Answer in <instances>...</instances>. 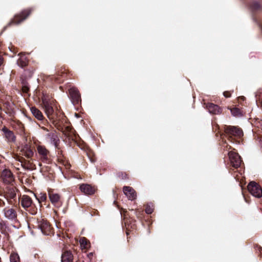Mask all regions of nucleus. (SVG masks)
<instances>
[{
	"label": "nucleus",
	"instance_id": "nucleus-1",
	"mask_svg": "<svg viewBox=\"0 0 262 262\" xmlns=\"http://www.w3.org/2000/svg\"><path fill=\"white\" fill-rule=\"evenodd\" d=\"M42 104L47 116L54 126L59 130L61 131L69 140L76 143L77 145L85 152L90 161L94 163L96 158L94 152L84 144L77 143V135L72 127L62 125L65 116L59 106H58L56 100L44 97L42 99Z\"/></svg>",
	"mask_w": 262,
	"mask_h": 262
},
{
	"label": "nucleus",
	"instance_id": "nucleus-2",
	"mask_svg": "<svg viewBox=\"0 0 262 262\" xmlns=\"http://www.w3.org/2000/svg\"><path fill=\"white\" fill-rule=\"evenodd\" d=\"M244 135L243 130L235 126H227L224 127V134H221V138L224 141L225 138L232 143H239Z\"/></svg>",
	"mask_w": 262,
	"mask_h": 262
},
{
	"label": "nucleus",
	"instance_id": "nucleus-3",
	"mask_svg": "<svg viewBox=\"0 0 262 262\" xmlns=\"http://www.w3.org/2000/svg\"><path fill=\"white\" fill-rule=\"evenodd\" d=\"M39 126L41 129L47 132L45 134L46 140L54 145L55 148L57 149L58 155L62 154V150L60 149L59 146L60 140L57 132L51 126H50L49 128L44 126H41L40 124H39Z\"/></svg>",
	"mask_w": 262,
	"mask_h": 262
},
{
	"label": "nucleus",
	"instance_id": "nucleus-4",
	"mask_svg": "<svg viewBox=\"0 0 262 262\" xmlns=\"http://www.w3.org/2000/svg\"><path fill=\"white\" fill-rule=\"evenodd\" d=\"M34 11L33 8H28L23 10L20 13L15 14L14 17L11 19L7 27L12 25H17L26 20Z\"/></svg>",
	"mask_w": 262,
	"mask_h": 262
},
{
	"label": "nucleus",
	"instance_id": "nucleus-5",
	"mask_svg": "<svg viewBox=\"0 0 262 262\" xmlns=\"http://www.w3.org/2000/svg\"><path fill=\"white\" fill-rule=\"evenodd\" d=\"M15 185L6 186L3 190V195L10 205L14 204L16 200V192L18 190Z\"/></svg>",
	"mask_w": 262,
	"mask_h": 262
},
{
	"label": "nucleus",
	"instance_id": "nucleus-6",
	"mask_svg": "<svg viewBox=\"0 0 262 262\" xmlns=\"http://www.w3.org/2000/svg\"><path fill=\"white\" fill-rule=\"evenodd\" d=\"M21 206L31 214H35L37 208L33 203L32 199L27 195H23L19 200Z\"/></svg>",
	"mask_w": 262,
	"mask_h": 262
},
{
	"label": "nucleus",
	"instance_id": "nucleus-7",
	"mask_svg": "<svg viewBox=\"0 0 262 262\" xmlns=\"http://www.w3.org/2000/svg\"><path fill=\"white\" fill-rule=\"evenodd\" d=\"M37 151L40 161L46 164H51L52 162V157L49 150L43 145H38Z\"/></svg>",
	"mask_w": 262,
	"mask_h": 262
},
{
	"label": "nucleus",
	"instance_id": "nucleus-8",
	"mask_svg": "<svg viewBox=\"0 0 262 262\" xmlns=\"http://www.w3.org/2000/svg\"><path fill=\"white\" fill-rule=\"evenodd\" d=\"M0 178L3 183L6 185H15V177L10 169H4L1 172Z\"/></svg>",
	"mask_w": 262,
	"mask_h": 262
},
{
	"label": "nucleus",
	"instance_id": "nucleus-9",
	"mask_svg": "<svg viewBox=\"0 0 262 262\" xmlns=\"http://www.w3.org/2000/svg\"><path fill=\"white\" fill-rule=\"evenodd\" d=\"M48 195L50 201L55 207L59 208L62 205L63 200L61 195L50 189L48 190Z\"/></svg>",
	"mask_w": 262,
	"mask_h": 262
},
{
	"label": "nucleus",
	"instance_id": "nucleus-10",
	"mask_svg": "<svg viewBox=\"0 0 262 262\" xmlns=\"http://www.w3.org/2000/svg\"><path fill=\"white\" fill-rule=\"evenodd\" d=\"M228 155L230 161V165L235 169L239 167L242 160L238 154L235 151H229L228 152Z\"/></svg>",
	"mask_w": 262,
	"mask_h": 262
},
{
	"label": "nucleus",
	"instance_id": "nucleus-11",
	"mask_svg": "<svg viewBox=\"0 0 262 262\" xmlns=\"http://www.w3.org/2000/svg\"><path fill=\"white\" fill-rule=\"evenodd\" d=\"M249 192L255 197L259 198L262 196V188L255 182H250L247 186Z\"/></svg>",
	"mask_w": 262,
	"mask_h": 262
},
{
	"label": "nucleus",
	"instance_id": "nucleus-12",
	"mask_svg": "<svg viewBox=\"0 0 262 262\" xmlns=\"http://www.w3.org/2000/svg\"><path fill=\"white\" fill-rule=\"evenodd\" d=\"M38 226L45 235H50L53 233V228L50 223L46 220L41 219L37 221Z\"/></svg>",
	"mask_w": 262,
	"mask_h": 262
},
{
	"label": "nucleus",
	"instance_id": "nucleus-13",
	"mask_svg": "<svg viewBox=\"0 0 262 262\" xmlns=\"http://www.w3.org/2000/svg\"><path fill=\"white\" fill-rule=\"evenodd\" d=\"M127 211H124L123 217L125 220L124 224L126 229V233L128 236L129 234V232L134 231L136 229L137 226L136 224V221L132 218H127Z\"/></svg>",
	"mask_w": 262,
	"mask_h": 262
},
{
	"label": "nucleus",
	"instance_id": "nucleus-14",
	"mask_svg": "<svg viewBox=\"0 0 262 262\" xmlns=\"http://www.w3.org/2000/svg\"><path fill=\"white\" fill-rule=\"evenodd\" d=\"M35 147L32 143H26L23 146L20 152L27 158H32L34 155Z\"/></svg>",
	"mask_w": 262,
	"mask_h": 262
},
{
	"label": "nucleus",
	"instance_id": "nucleus-15",
	"mask_svg": "<svg viewBox=\"0 0 262 262\" xmlns=\"http://www.w3.org/2000/svg\"><path fill=\"white\" fill-rule=\"evenodd\" d=\"M73 249H68L64 247L62 249V254L61 255V262H73L74 253Z\"/></svg>",
	"mask_w": 262,
	"mask_h": 262
},
{
	"label": "nucleus",
	"instance_id": "nucleus-16",
	"mask_svg": "<svg viewBox=\"0 0 262 262\" xmlns=\"http://www.w3.org/2000/svg\"><path fill=\"white\" fill-rule=\"evenodd\" d=\"M69 95L71 101L74 105H79L81 103V99L80 94L77 88H70L69 89Z\"/></svg>",
	"mask_w": 262,
	"mask_h": 262
},
{
	"label": "nucleus",
	"instance_id": "nucleus-17",
	"mask_svg": "<svg viewBox=\"0 0 262 262\" xmlns=\"http://www.w3.org/2000/svg\"><path fill=\"white\" fill-rule=\"evenodd\" d=\"M36 69V66L32 64L24 68V72L21 75L20 79L28 80L29 79L31 78L33 76Z\"/></svg>",
	"mask_w": 262,
	"mask_h": 262
},
{
	"label": "nucleus",
	"instance_id": "nucleus-18",
	"mask_svg": "<svg viewBox=\"0 0 262 262\" xmlns=\"http://www.w3.org/2000/svg\"><path fill=\"white\" fill-rule=\"evenodd\" d=\"M79 188L81 192L86 195H93L97 190L95 186L89 184H80Z\"/></svg>",
	"mask_w": 262,
	"mask_h": 262
},
{
	"label": "nucleus",
	"instance_id": "nucleus-19",
	"mask_svg": "<svg viewBox=\"0 0 262 262\" xmlns=\"http://www.w3.org/2000/svg\"><path fill=\"white\" fill-rule=\"evenodd\" d=\"M31 111L33 116L39 121L40 124L43 125H47L48 124V120L44 117L41 112L35 107H32Z\"/></svg>",
	"mask_w": 262,
	"mask_h": 262
},
{
	"label": "nucleus",
	"instance_id": "nucleus-20",
	"mask_svg": "<svg viewBox=\"0 0 262 262\" xmlns=\"http://www.w3.org/2000/svg\"><path fill=\"white\" fill-rule=\"evenodd\" d=\"M206 108L208 112L213 115H219L222 113L223 108L219 105L213 103H207L205 104Z\"/></svg>",
	"mask_w": 262,
	"mask_h": 262
},
{
	"label": "nucleus",
	"instance_id": "nucleus-21",
	"mask_svg": "<svg viewBox=\"0 0 262 262\" xmlns=\"http://www.w3.org/2000/svg\"><path fill=\"white\" fill-rule=\"evenodd\" d=\"M2 130L4 133V136L8 143H14L16 141V136L13 131L10 130L6 126H4Z\"/></svg>",
	"mask_w": 262,
	"mask_h": 262
},
{
	"label": "nucleus",
	"instance_id": "nucleus-22",
	"mask_svg": "<svg viewBox=\"0 0 262 262\" xmlns=\"http://www.w3.org/2000/svg\"><path fill=\"white\" fill-rule=\"evenodd\" d=\"M30 160H26L24 158L21 157L19 161L21 162L22 166L28 170H34L36 169V166L33 163L32 158H30Z\"/></svg>",
	"mask_w": 262,
	"mask_h": 262
},
{
	"label": "nucleus",
	"instance_id": "nucleus-23",
	"mask_svg": "<svg viewBox=\"0 0 262 262\" xmlns=\"http://www.w3.org/2000/svg\"><path fill=\"white\" fill-rule=\"evenodd\" d=\"M123 191L129 200H134L136 199V192L132 187L130 186H124Z\"/></svg>",
	"mask_w": 262,
	"mask_h": 262
},
{
	"label": "nucleus",
	"instance_id": "nucleus-24",
	"mask_svg": "<svg viewBox=\"0 0 262 262\" xmlns=\"http://www.w3.org/2000/svg\"><path fill=\"white\" fill-rule=\"evenodd\" d=\"M3 212L5 216L9 220H13L17 217L16 211L13 208H5L3 210Z\"/></svg>",
	"mask_w": 262,
	"mask_h": 262
},
{
	"label": "nucleus",
	"instance_id": "nucleus-25",
	"mask_svg": "<svg viewBox=\"0 0 262 262\" xmlns=\"http://www.w3.org/2000/svg\"><path fill=\"white\" fill-rule=\"evenodd\" d=\"M21 84V91L25 96H29L30 94V85L28 80L24 79H20Z\"/></svg>",
	"mask_w": 262,
	"mask_h": 262
},
{
	"label": "nucleus",
	"instance_id": "nucleus-26",
	"mask_svg": "<svg viewBox=\"0 0 262 262\" xmlns=\"http://www.w3.org/2000/svg\"><path fill=\"white\" fill-rule=\"evenodd\" d=\"M17 65L24 69L27 67L28 65L31 64L29 63V59L25 56H20L17 60Z\"/></svg>",
	"mask_w": 262,
	"mask_h": 262
},
{
	"label": "nucleus",
	"instance_id": "nucleus-27",
	"mask_svg": "<svg viewBox=\"0 0 262 262\" xmlns=\"http://www.w3.org/2000/svg\"><path fill=\"white\" fill-rule=\"evenodd\" d=\"M249 5L250 9L253 12H256L262 9V7L259 2L255 1L251 2Z\"/></svg>",
	"mask_w": 262,
	"mask_h": 262
},
{
	"label": "nucleus",
	"instance_id": "nucleus-28",
	"mask_svg": "<svg viewBox=\"0 0 262 262\" xmlns=\"http://www.w3.org/2000/svg\"><path fill=\"white\" fill-rule=\"evenodd\" d=\"M228 109L230 110L232 115L235 117H241L243 115V111L239 108L236 107L233 108L228 107Z\"/></svg>",
	"mask_w": 262,
	"mask_h": 262
},
{
	"label": "nucleus",
	"instance_id": "nucleus-29",
	"mask_svg": "<svg viewBox=\"0 0 262 262\" xmlns=\"http://www.w3.org/2000/svg\"><path fill=\"white\" fill-rule=\"evenodd\" d=\"M35 197L36 199L38 200L39 203H42V202H45L47 199V196L46 193L45 192H40L38 194H35Z\"/></svg>",
	"mask_w": 262,
	"mask_h": 262
},
{
	"label": "nucleus",
	"instance_id": "nucleus-30",
	"mask_svg": "<svg viewBox=\"0 0 262 262\" xmlns=\"http://www.w3.org/2000/svg\"><path fill=\"white\" fill-rule=\"evenodd\" d=\"M56 80L57 81V82H61V81H63V79H60L61 78H65L66 76H67V73L66 72V70H64L63 71H61V72H57V74H56Z\"/></svg>",
	"mask_w": 262,
	"mask_h": 262
},
{
	"label": "nucleus",
	"instance_id": "nucleus-31",
	"mask_svg": "<svg viewBox=\"0 0 262 262\" xmlns=\"http://www.w3.org/2000/svg\"><path fill=\"white\" fill-rule=\"evenodd\" d=\"M10 262H20V258L18 254L16 253H12L10 256Z\"/></svg>",
	"mask_w": 262,
	"mask_h": 262
},
{
	"label": "nucleus",
	"instance_id": "nucleus-32",
	"mask_svg": "<svg viewBox=\"0 0 262 262\" xmlns=\"http://www.w3.org/2000/svg\"><path fill=\"white\" fill-rule=\"evenodd\" d=\"M154 205L152 203L147 204L145 205V211L147 214H151L154 211Z\"/></svg>",
	"mask_w": 262,
	"mask_h": 262
},
{
	"label": "nucleus",
	"instance_id": "nucleus-33",
	"mask_svg": "<svg viewBox=\"0 0 262 262\" xmlns=\"http://www.w3.org/2000/svg\"><path fill=\"white\" fill-rule=\"evenodd\" d=\"M80 243L81 247L84 249H87L90 246V242L85 237L80 239Z\"/></svg>",
	"mask_w": 262,
	"mask_h": 262
},
{
	"label": "nucleus",
	"instance_id": "nucleus-34",
	"mask_svg": "<svg viewBox=\"0 0 262 262\" xmlns=\"http://www.w3.org/2000/svg\"><path fill=\"white\" fill-rule=\"evenodd\" d=\"M255 99L256 104L258 106H260L262 107V97L260 95V93L257 92L255 94Z\"/></svg>",
	"mask_w": 262,
	"mask_h": 262
},
{
	"label": "nucleus",
	"instance_id": "nucleus-35",
	"mask_svg": "<svg viewBox=\"0 0 262 262\" xmlns=\"http://www.w3.org/2000/svg\"><path fill=\"white\" fill-rule=\"evenodd\" d=\"M136 216L140 219H142L143 217L144 210L142 209H137L135 212Z\"/></svg>",
	"mask_w": 262,
	"mask_h": 262
},
{
	"label": "nucleus",
	"instance_id": "nucleus-36",
	"mask_svg": "<svg viewBox=\"0 0 262 262\" xmlns=\"http://www.w3.org/2000/svg\"><path fill=\"white\" fill-rule=\"evenodd\" d=\"M7 228V225L5 222H2L0 223V230L2 233H5V229Z\"/></svg>",
	"mask_w": 262,
	"mask_h": 262
},
{
	"label": "nucleus",
	"instance_id": "nucleus-37",
	"mask_svg": "<svg viewBox=\"0 0 262 262\" xmlns=\"http://www.w3.org/2000/svg\"><path fill=\"white\" fill-rule=\"evenodd\" d=\"M233 92V91H225L224 93H223V95L224 96L226 97V98H229L231 97V94Z\"/></svg>",
	"mask_w": 262,
	"mask_h": 262
},
{
	"label": "nucleus",
	"instance_id": "nucleus-38",
	"mask_svg": "<svg viewBox=\"0 0 262 262\" xmlns=\"http://www.w3.org/2000/svg\"><path fill=\"white\" fill-rule=\"evenodd\" d=\"M256 250L258 251L259 253V256L260 257H262V247H261L260 246H257L256 247H255Z\"/></svg>",
	"mask_w": 262,
	"mask_h": 262
},
{
	"label": "nucleus",
	"instance_id": "nucleus-39",
	"mask_svg": "<svg viewBox=\"0 0 262 262\" xmlns=\"http://www.w3.org/2000/svg\"><path fill=\"white\" fill-rule=\"evenodd\" d=\"M223 147H224V150H226L228 151L229 149L232 148V147L230 145H228L227 144H226V145L225 146L223 145Z\"/></svg>",
	"mask_w": 262,
	"mask_h": 262
},
{
	"label": "nucleus",
	"instance_id": "nucleus-40",
	"mask_svg": "<svg viewBox=\"0 0 262 262\" xmlns=\"http://www.w3.org/2000/svg\"><path fill=\"white\" fill-rule=\"evenodd\" d=\"M4 59L2 55H0V67L4 64Z\"/></svg>",
	"mask_w": 262,
	"mask_h": 262
},
{
	"label": "nucleus",
	"instance_id": "nucleus-41",
	"mask_svg": "<svg viewBox=\"0 0 262 262\" xmlns=\"http://www.w3.org/2000/svg\"><path fill=\"white\" fill-rule=\"evenodd\" d=\"M246 99L244 96H241L238 98V100L239 103H242V101H245Z\"/></svg>",
	"mask_w": 262,
	"mask_h": 262
},
{
	"label": "nucleus",
	"instance_id": "nucleus-42",
	"mask_svg": "<svg viewBox=\"0 0 262 262\" xmlns=\"http://www.w3.org/2000/svg\"><path fill=\"white\" fill-rule=\"evenodd\" d=\"M5 206V202L4 200L0 199V207H2Z\"/></svg>",
	"mask_w": 262,
	"mask_h": 262
},
{
	"label": "nucleus",
	"instance_id": "nucleus-43",
	"mask_svg": "<svg viewBox=\"0 0 262 262\" xmlns=\"http://www.w3.org/2000/svg\"><path fill=\"white\" fill-rule=\"evenodd\" d=\"M122 178L123 179H126L127 178V174L126 173H122Z\"/></svg>",
	"mask_w": 262,
	"mask_h": 262
},
{
	"label": "nucleus",
	"instance_id": "nucleus-44",
	"mask_svg": "<svg viewBox=\"0 0 262 262\" xmlns=\"http://www.w3.org/2000/svg\"><path fill=\"white\" fill-rule=\"evenodd\" d=\"M93 256V253L92 252H91L88 254V256L90 259L92 258V257Z\"/></svg>",
	"mask_w": 262,
	"mask_h": 262
},
{
	"label": "nucleus",
	"instance_id": "nucleus-45",
	"mask_svg": "<svg viewBox=\"0 0 262 262\" xmlns=\"http://www.w3.org/2000/svg\"><path fill=\"white\" fill-rule=\"evenodd\" d=\"M39 166L40 167H41V166H42V163L40 162V163H39Z\"/></svg>",
	"mask_w": 262,
	"mask_h": 262
},
{
	"label": "nucleus",
	"instance_id": "nucleus-46",
	"mask_svg": "<svg viewBox=\"0 0 262 262\" xmlns=\"http://www.w3.org/2000/svg\"><path fill=\"white\" fill-rule=\"evenodd\" d=\"M0 262H2V258L1 257H0Z\"/></svg>",
	"mask_w": 262,
	"mask_h": 262
},
{
	"label": "nucleus",
	"instance_id": "nucleus-47",
	"mask_svg": "<svg viewBox=\"0 0 262 262\" xmlns=\"http://www.w3.org/2000/svg\"><path fill=\"white\" fill-rule=\"evenodd\" d=\"M129 238V237L127 236V241H128V242L129 241V239H128Z\"/></svg>",
	"mask_w": 262,
	"mask_h": 262
},
{
	"label": "nucleus",
	"instance_id": "nucleus-48",
	"mask_svg": "<svg viewBox=\"0 0 262 262\" xmlns=\"http://www.w3.org/2000/svg\"><path fill=\"white\" fill-rule=\"evenodd\" d=\"M224 143H225V144H226V140H225Z\"/></svg>",
	"mask_w": 262,
	"mask_h": 262
}]
</instances>
